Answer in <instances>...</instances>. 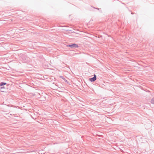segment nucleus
<instances>
[{
    "label": "nucleus",
    "instance_id": "f257e3e1",
    "mask_svg": "<svg viewBox=\"0 0 154 154\" xmlns=\"http://www.w3.org/2000/svg\"><path fill=\"white\" fill-rule=\"evenodd\" d=\"M29 59L28 57H27L25 55H24L22 57V59L23 60V62L24 63H28L29 61Z\"/></svg>",
    "mask_w": 154,
    "mask_h": 154
},
{
    "label": "nucleus",
    "instance_id": "f03ea898",
    "mask_svg": "<svg viewBox=\"0 0 154 154\" xmlns=\"http://www.w3.org/2000/svg\"><path fill=\"white\" fill-rule=\"evenodd\" d=\"M67 47H70L71 48H78L79 46L77 44H71L68 45H67Z\"/></svg>",
    "mask_w": 154,
    "mask_h": 154
},
{
    "label": "nucleus",
    "instance_id": "7ed1b4c3",
    "mask_svg": "<svg viewBox=\"0 0 154 154\" xmlns=\"http://www.w3.org/2000/svg\"><path fill=\"white\" fill-rule=\"evenodd\" d=\"M94 77L89 79V80L91 82H94L96 79V75L94 74Z\"/></svg>",
    "mask_w": 154,
    "mask_h": 154
},
{
    "label": "nucleus",
    "instance_id": "20e7f679",
    "mask_svg": "<svg viewBox=\"0 0 154 154\" xmlns=\"http://www.w3.org/2000/svg\"><path fill=\"white\" fill-rule=\"evenodd\" d=\"M0 87V91H1V92H5V88L4 87Z\"/></svg>",
    "mask_w": 154,
    "mask_h": 154
},
{
    "label": "nucleus",
    "instance_id": "39448f33",
    "mask_svg": "<svg viewBox=\"0 0 154 154\" xmlns=\"http://www.w3.org/2000/svg\"><path fill=\"white\" fill-rule=\"evenodd\" d=\"M6 84V83L2 82L0 83V87H2L3 85Z\"/></svg>",
    "mask_w": 154,
    "mask_h": 154
},
{
    "label": "nucleus",
    "instance_id": "423d86ee",
    "mask_svg": "<svg viewBox=\"0 0 154 154\" xmlns=\"http://www.w3.org/2000/svg\"><path fill=\"white\" fill-rule=\"evenodd\" d=\"M151 102L152 104H154V97L151 99Z\"/></svg>",
    "mask_w": 154,
    "mask_h": 154
},
{
    "label": "nucleus",
    "instance_id": "0eeeda50",
    "mask_svg": "<svg viewBox=\"0 0 154 154\" xmlns=\"http://www.w3.org/2000/svg\"><path fill=\"white\" fill-rule=\"evenodd\" d=\"M60 78H62V79H63V76H60Z\"/></svg>",
    "mask_w": 154,
    "mask_h": 154
},
{
    "label": "nucleus",
    "instance_id": "6e6552de",
    "mask_svg": "<svg viewBox=\"0 0 154 154\" xmlns=\"http://www.w3.org/2000/svg\"><path fill=\"white\" fill-rule=\"evenodd\" d=\"M96 9H99V8H96Z\"/></svg>",
    "mask_w": 154,
    "mask_h": 154
}]
</instances>
